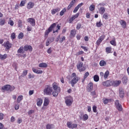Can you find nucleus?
<instances>
[{
    "mask_svg": "<svg viewBox=\"0 0 129 129\" xmlns=\"http://www.w3.org/2000/svg\"><path fill=\"white\" fill-rule=\"evenodd\" d=\"M99 65L101 67L105 66V65H106V62H105V61H104V60H101L99 62Z\"/></svg>",
    "mask_w": 129,
    "mask_h": 129,
    "instance_id": "c85d7f7f",
    "label": "nucleus"
},
{
    "mask_svg": "<svg viewBox=\"0 0 129 129\" xmlns=\"http://www.w3.org/2000/svg\"><path fill=\"white\" fill-rule=\"evenodd\" d=\"M27 22L29 23V24H30V25H31V26H32L33 27L35 26V21L34 18H28L27 19Z\"/></svg>",
    "mask_w": 129,
    "mask_h": 129,
    "instance_id": "2eb2a0df",
    "label": "nucleus"
},
{
    "mask_svg": "<svg viewBox=\"0 0 129 129\" xmlns=\"http://www.w3.org/2000/svg\"><path fill=\"white\" fill-rule=\"evenodd\" d=\"M2 89L3 90H6L7 91H9V89H10V85H6L5 86H4Z\"/></svg>",
    "mask_w": 129,
    "mask_h": 129,
    "instance_id": "a878e982",
    "label": "nucleus"
},
{
    "mask_svg": "<svg viewBox=\"0 0 129 129\" xmlns=\"http://www.w3.org/2000/svg\"><path fill=\"white\" fill-rule=\"evenodd\" d=\"M15 86L10 85L9 91H14L15 90Z\"/></svg>",
    "mask_w": 129,
    "mask_h": 129,
    "instance_id": "a18cd8bd",
    "label": "nucleus"
},
{
    "mask_svg": "<svg viewBox=\"0 0 129 129\" xmlns=\"http://www.w3.org/2000/svg\"><path fill=\"white\" fill-rule=\"evenodd\" d=\"M119 91L120 97H123L124 96V93L123 92V90L120 89Z\"/></svg>",
    "mask_w": 129,
    "mask_h": 129,
    "instance_id": "473e14b6",
    "label": "nucleus"
},
{
    "mask_svg": "<svg viewBox=\"0 0 129 129\" xmlns=\"http://www.w3.org/2000/svg\"><path fill=\"white\" fill-rule=\"evenodd\" d=\"M105 38V35H102V36H101L99 38V39L101 41H103V40H104Z\"/></svg>",
    "mask_w": 129,
    "mask_h": 129,
    "instance_id": "13d9d810",
    "label": "nucleus"
},
{
    "mask_svg": "<svg viewBox=\"0 0 129 129\" xmlns=\"http://www.w3.org/2000/svg\"><path fill=\"white\" fill-rule=\"evenodd\" d=\"M87 89L89 92H91L93 89V83H89L87 87Z\"/></svg>",
    "mask_w": 129,
    "mask_h": 129,
    "instance_id": "ddd939ff",
    "label": "nucleus"
},
{
    "mask_svg": "<svg viewBox=\"0 0 129 129\" xmlns=\"http://www.w3.org/2000/svg\"><path fill=\"white\" fill-rule=\"evenodd\" d=\"M11 38L12 40L16 39V34L15 33H12V34L11 35Z\"/></svg>",
    "mask_w": 129,
    "mask_h": 129,
    "instance_id": "3c124183",
    "label": "nucleus"
},
{
    "mask_svg": "<svg viewBox=\"0 0 129 129\" xmlns=\"http://www.w3.org/2000/svg\"><path fill=\"white\" fill-rule=\"evenodd\" d=\"M52 88L54 91L52 92V93H51V94H52L54 97H57L58 96V94H59V93H60V92L61 91V89L59 87H58L56 83H53L52 84Z\"/></svg>",
    "mask_w": 129,
    "mask_h": 129,
    "instance_id": "f03ea898",
    "label": "nucleus"
},
{
    "mask_svg": "<svg viewBox=\"0 0 129 129\" xmlns=\"http://www.w3.org/2000/svg\"><path fill=\"white\" fill-rule=\"evenodd\" d=\"M4 119V113H0V120H2Z\"/></svg>",
    "mask_w": 129,
    "mask_h": 129,
    "instance_id": "774afa93",
    "label": "nucleus"
},
{
    "mask_svg": "<svg viewBox=\"0 0 129 129\" xmlns=\"http://www.w3.org/2000/svg\"><path fill=\"white\" fill-rule=\"evenodd\" d=\"M65 13H66V9L64 8L61 11H60L59 15L62 16L64 14H65Z\"/></svg>",
    "mask_w": 129,
    "mask_h": 129,
    "instance_id": "a19ab883",
    "label": "nucleus"
},
{
    "mask_svg": "<svg viewBox=\"0 0 129 129\" xmlns=\"http://www.w3.org/2000/svg\"><path fill=\"white\" fill-rule=\"evenodd\" d=\"M115 105L116 108H117L119 111H121L122 110V106H121V104H120L119 100H116L115 101Z\"/></svg>",
    "mask_w": 129,
    "mask_h": 129,
    "instance_id": "6e6552de",
    "label": "nucleus"
},
{
    "mask_svg": "<svg viewBox=\"0 0 129 129\" xmlns=\"http://www.w3.org/2000/svg\"><path fill=\"white\" fill-rule=\"evenodd\" d=\"M65 99V103L67 105V106H70L72 105V103H73V97L69 96H67L64 98Z\"/></svg>",
    "mask_w": 129,
    "mask_h": 129,
    "instance_id": "20e7f679",
    "label": "nucleus"
},
{
    "mask_svg": "<svg viewBox=\"0 0 129 129\" xmlns=\"http://www.w3.org/2000/svg\"><path fill=\"white\" fill-rule=\"evenodd\" d=\"M54 128V125L53 124H47L46 125V129H53Z\"/></svg>",
    "mask_w": 129,
    "mask_h": 129,
    "instance_id": "7c9ffc66",
    "label": "nucleus"
},
{
    "mask_svg": "<svg viewBox=\"0 0 129 129\" xmlns=\"http://www.w3.org/2000/svg\"><path fill=\"white\" fill-rule=\"evenodd\" d=\"M76 0H73L68 7V10H70L74 4H75Z\"/></svg>",
    "mask_w": 129,
    "mask_h": 129,
    "instance_id": "b1692460",
    "label": "nucleus"
},
{
    "mask_svg": "<svg viewBox=\"0 0 129 129\" xmlns=\"http://www.w3.org/2000/svg\"><path fill=\"white\" fill-rule=\"evenodd\" d=\"M24 51H30V52H32L33 51V47L31 45H26L24 47Z\"/></svg>",
    "mask_w": 129,
    "mask_h": 129,
    "instance_id": "4468645a",
    "label": "nucleus"
},
{
    "mask_svg": "<svg viewBox=\"0 0 129 129\" xmlns=\"http://www.w3.org/2000/svg\"><path fill=\"white\" fill-rule=\"evenodd\" d=\"M61 28V26L57 24L56 23H53L50 25V26L45 31L44 33V37L45 38H48V36L52 31H53V34H55V33H58V31L60 30Z\"/></svg>",
    "mask_w": 129,
    "mask_h": 129,
    "instance_id": "f257e3e1",
    "label": "nucleus"
},
{
    "mask_svg": "<svg viewBox=\"0 0 129 129\" xmlns=\"http://www.w3.org/2000/svg\"><path fill=\"white\" fill-rule=\"evenodd\" d=\"M112 86H114V87H117V86H119L121 83V81L120 80H111Z\"/></svg>",
    "mask_w": 129,
    "mask_h": 129,
    "instance_id": "0eeeda50",
    "label": "nucleus"
},
{
    "mask_svg": "<svg viewBox=\"0 0 129 129\" xmlns=\"http://www.w3.org/2000/svg\"><path fill=\"white\" fill-rule=\"evenodd\" d=\"M77 68L79 70V72H83L85 71L86 69L85 67L83 66V62L79 61L77 64Z\"/></svg>",
    "mask_w": 129,
    "mask_h": 129,
    "instance_id": "39448f33",
    "label": "nucleus"
},
{
    "mask_svg": "<svg viewBox=\"0 0 129 129\" xmlns=\"http://www.w3.org/2000/svg\"><path fill=\"white\" fill-rule=\"evenodd\" d=\"M52 92H53V88H52L50 85L46 86L43 90L44 94L51 96V95H52Z\"/></svg>",
    "mask_w": 129,
    "mask_h": 129,
    "instance_id": "7ed1b4c3",
    "label": "nucleus"
},
{
    "mask_svg": "<svg viewBox=\"0 0 129 129\" xmlns=\"http://www.w3.org/2000/svg\"><path fill=\"white\" fill-rule=\"evenodd\" d=\"M80 79V78L78 77H75L73 78V79L71 81V84L72 85V87H74V85H75V84H76V83L78 82V81H79Z\"/></svg>",
    "mask_w": 129,
    "mask_h": 129,
    "instance_id": "423d86ee",
    "label": "nucleus"
},
{
    "mask_svg": "<svg viewBox=\"0 0 129 129\" xmlns=\"http://www.w3.org/2000/svg\"><path fill=\"white\" fill-rule=\"evenodd\" d=\"M79 13H78L75 15H73L69 20L70 24H72V23L73 22V21H74V20H75V19H77V17H79Z\"/></svg>",
    "mask_w": 129,
    "mask_h": 129,
    "instance_id": "9b49d317",
    "label": "nucleus"
},
{
    "mask_svg": "<svg viewBox=\"0 0 129 129\" xmlns=\"http://www.w3.org/2000/svg\"><path fill=\"white\" fill-rule=\"evenodd\" d=\"M79 10V8L77 7V6L74 9L73 11V13L74 14L76 13L77 12H78V10Z\"/></svg>",
    "mask_w": 129,
    "mask_h": 129,
    "instance_id": "680f3d73",
    "label": "nucleus"
},
{
    "mask_svg": "<svg viewBox=\"0 0 129 129\" xmlns=\"http://www.w3.org/2000/svg\"><path fill=\"white\" fill-rule=\"evenodd\" d=\"M8 58V54L5 53L4 55L0 54V60H5Z\"/></svg>",
    "mask_w": 129,
    "mask_h": 129,
    "instance_id": "4be33fe9",
    "label": "nucleus"
},
{
    "mask_svg": "<svg viewBox=\"0 0 129 129\" xmlns=\"http://www.w3.org/2000/svg\"><path fill=\"white\" fill-rule=\"evenodd\" d=\"M42 103H43V100L42 99H39L37 102V105L38 106H41L42 105Z\"/></svg>",
    "mask_w": 129,
    "mask_h": 129,
    "instance_id": "e433bc0d",
    "label": "nucleus"
},
{
    "mask_svg": "<svg viewBox=\"0 0 129 129\" xmlns=\"http://www.w3.org/2000/svg\"><path fill=\"white\" fill-rule=\"evenodd\" d=\"M17 52L24 54V53H25V51H24V47L23 46L20 47L18 50Z\"/></svg>",
    "mask_w": 129,
    "mask_h": 129,
    "instance_id": "393cba45",
    "label": "nucleus"
},
{
    "mask_svg": "<svg viewBox=\"0 0 129 129\" xmlns=\"http://www.w3.org/2000/svg\"><path fill=\"white\" fill-rule=\"evenodd\" d=\"M99 10V13L100 15H103L105 13V8L104 7H100L98 8Z\"/></svg>",
    "mask_w": 129,
    "mask_h": 129,
    "instance_id": "6ab92c4d",
    "label": "nucleus"
},
{
    "mask_svg": "<svg viewBox=\"0 0 129 129\" xmlns=\"http://www.w3.org/2000/svg\"><path fill=\"white\" fill-rule=\"evenodd\" d=\"M25 1H22L20 4V7H24V6H25Z\"/></svg>",
    "mask_w": 129,
    "mask_h": 129,
    "instance_id": "0e129e2a",
    "label": "nucleus"
},
{
    "mask_svg": "<svg viewBox=\"0 0 129 129\" xmlns=\"http://www.w3.org/2000/svg\"><path fill=\"white\" fill-rule=\"evenodd\" d=\"M15 108L16 110H18V109L20 108V105H19L18 104H16L15 106Z\"/></svg>",
    "mask_w": 129,
    "mask_h": 129,
    "instance_id": "338daca9",
    "label": "nucleus"
},
{
    "mask_svg": "<svg viewBox=\"0 0 129 129\" xmlns=\"http://www.w3.org/2000/svg\"><path fill=\"white\" fill-rule=\"evenodd\" d=\"M119 23L120 24L122 28H126V22L124 21L123 20H120L119 21Z\"/></svg>",
    "mask_w": 129,
    "mask_h": 129,
    "instance_id": "a211bd4d",
    "label": "nucleus"
},
{
    "mask_svg": "<svg viewBox=\"0 0 129 129\" xmlns=\"http://www.w3.org/2000/svg\"><path fill=\"white\" fill-rule=\"evenodd\" d=\"M18 27L19 28H22V27H23V24L22 22V20H19L18 22Z\"/></svg>",
    "mask_w": 129,
    "mask_h": 129,
    "instance_id": "37998d69",
    "label": "nucleus"
},
{
    "mask_svg": "<svg viewBox=\"0 0 129 129\" xmlns=\"http://www.w3.org/2000/svg\"><path fill=\"white\" fill-rule=\"evenodd\" d=\"M23 95H20L18 96V98H17V102L18 103H20V102H21V101H22V100L23 98Z\"/></svg>",
    "mask_w": 129,
    "mask_h": 129,
    "instance_id": "2f4dec72",
    "label": "nucleus"
},
{
    "mask_svg": "<svg viewBox=\"0 0 129 129\" xmlns=\"http://www.w3.org/2000/svg\"><path fill=\"white\" fill-rule=\"evenodd\" d=\"M58 12H60V8H57L51 10V14L52 15H55L56 13H58Z\"/></svg>",
    "mask_w": 129,
    "mask_h": 129,
    "instance_id": "412c9836",
    "label": "nucleus"
},
{
    "mask_svg": "<svg viewBox=\"0 0 129 129\" xmlns=\"http://www.w3.org/2000/svg\"><path fill=\"white\" fill-rule=\"evenodd\" d=\"M23 122V119H22L21 118H18L17 120V123L20 124V123H22Z\"/></svg>",
    "mask_w": 129,
    "mask_h": 129,
    "instance_id": "4d7b16f0",
    "label": "nucleus"
},
{
    "mask_svg": "<svg viewBox=\"0 0 129 129\" xmlns=\"http://www.w3.org/2000/svg\"><path fill=\"white\" fill-rule=\"evenodd\" d=\"M34 6H35V4L30 2L27 4V8L28 10H31V9H33L34 8Z\"/></svg>",
    "mask_w": 129,
    "mask_h": 129,
    "instance_id": "dca6fc26",
    "label": "nucleus"
},
{
    "mask_svg": "<svg viewBox=\"0 0 129 129\" xmlns=\"http://www.w3.org/2000/svg\"><path fill=\"white\" fill-rule=\"evenodd\" d=\"M67 125L68 127H69V128H75V127H77V124H75V123H72V122H70V121H68L67 123Z\"/></svg>",
    "mask_w": 129,
    "mask_h": 129,
    "instance_id": "1a4fd4ad",
    "label": "nucleus"
},
{
    "mask_svg": "<svg viewBox=\"0 0 129 129\" xmlns=\"http://www.w3.org/2000/svg\"><path fill=\"white\" fill-rule=\"evenodd\" d=\"M111 101V99H105L103 101L104 104H107L109 102Z\"/></svg>",
    "mask_w": 129,
    "mask_h": 129,
    "instance_id": "c9c22d12",
    "label": "nucleus"
},
{
    "mask_svg": "<svg viewBox=\"0 0 129 129\" xmlns=\"http://www.w3.org/2000/svg\"><path fill=\"white\" fill-rule=\"evenodd\" d=\"M95 9V6L93 5H92L89 7V10L91 11V12H92V11H94Z\"/></svg>",
    "mask_w": 129,
    "mask_h": 129,
    "instance_id": "ea45409f",
    "label": "nucleus"
},
{
    "mask_svg": "<svg viewBox=\"0 0 129 129\" xmlns=\"http://www.w3.org/2000/svg\"><path fill=\"white\" fill-rule=\"evenodd\" d=\"M84 53V51H80L77 53V56H79V55H82Z\"/></svg>",
    "mask_w": 129,
    "mask_h": 129,
    "instance_id": "e2e57ef3",
    "label": "nucleus"
},
{
    "mask_svg": "<svg viewBox=\"0 0 129 129\" xmlns=\"http://www.w3.org/2000/svg\"><path fill=\"white\" fill-rule=\"evenodd\" d=\"M83 120H87L88 119V115L87 114H85L83 115Z\"/></svg>",
    "mask_w": 129,
    "mask_h": 129,
    "instance_id": "09e8293b",
    "label": "nucleus"
},
{
    "mask_svg": "<svg viewBox=\"0 0 129 129\" xmlns=\"http://www.w3.org/2000/svg\"><path fill=\"white\" fill-rule=\"evenodd\" d=\"M6 24V19H0V26H5Z\"/></svg>",
    "mask_w": 129,
    "mask_h": 129,
    "instance_id": "cd10ccee",
    "label": "nucleus"
},
{
    "mask_svg": "<svg viewBox=\"0 0 129 129\" xmlns=\"http://www.w3.org/2000/svg\"><path fill=\"white\" fill-rule=\"evenodd\" d=\"M103 19H105V20H108V14L107 13H104L103 15Z\"/></svg>",
    "mask_w": 129,
    "mask_h": 129,
    "instance_id": "79ce46f5",
    "label": "nucleus"
},
{
    "mask_svg": "<svg viewBox=\"0 0 129 129\" xmlns=\"http://www.w3.org/2000/svg\"><path fill=\"white\" fill-rule=\"evenodd\" d=\"M102 86L105 87H108L109 86H111L112 83H111V80H107L105 82H102Z\"/></svg>",
    "mask_w": 129,
    "mask_h": 129,
    "instance_id": "9d476101",
    "label": "nucleus"
},
{
    "mask_svg": "<svg viewBox=\"0 0 129 129\" xmlns=\"http://www.w3.org/2000/svg\"><path fill=\"white\" fill-rule=\"evenodd\" d=\"M28 74V70H25L23 71L22 75L21 76V77H25V76H26Z\"/></svg>",
    "mask_w": 129,
    "mask_h": 129,
    "instance_id": "f704fd0d",
    "label": "nucleus"
},
{
    "mask_svg": "<svg viewBox=\"0 0 129 129\" xmlns=\"http://www.w3.org/2000/svg\"><path fill=\"white\" fill-rule=\"evenodd\" d=\"M34 112H35V111H34L33 110H30L28 112V115H29V116H31V115H32V114H33Z\"/></svg>",
    "mask_w": 129,
    "mask_h": 129,
    "instance_id": "de8ad7c7",
    "label": "nucleus"
},
{
    "mask_svg": "<svg viewBox=\"0 0 129 129\" xmlns=\"http://www.w3.org/2000/svg\"><path fill=\"white\" fill-rule=\"evenodd\" d=\"M94 81L95 82H98V81H99V77L97 75H95L94 76Z\"/></svg>",
    "mask_w": 129,
    "mask_h": 129,
    "instance_id": "72a5a7b5",
    "label": "nucleus"
},
{
    "mask_svg": "<svg viewBox=\"0 0 129 129\" xmlns=\"http://www.w3.org/2000/svg\"><path fill=\"white\" fill-rule=\"evenodd\" d=\"M97 107L96 106L94 105L93 106V112L96 113L97 112Z\"/></svg>",
    "mask_w": 129,
    "mask_h": 129,
    "instance_id": "603ef678",
    "label": "nucleus"
},
{
    "mask_svg": "<svg viewBox=\"0 0 129 129\" xmlns=\"http://www.w3.org/2000/svg\"><path fill=\"white\" fill-rule=\"evenodd\" d=\"M71 35L73 36V37H74V36L76 35V31H75V30H71Z\"/></svg>",
    "mask_w": 129,
    "mask_h": 129,
    "instance_id": "8fccbe9b",
    "label": "nucleus"
},
{
    "mask_svg": "<svg viewBox=\"0 0 129 129\" xmlns=\"http://www.w3.org/2000/svg\"><path fill=\"white\" fill-rule=\"evenodd\" d=\"M111 45L113 46H116V42H115V39L110 41V42Z\"/></svg>",
    "mask_w": 129,
    "mask_h": 129,
    "instance_id": "c03bdc74",
    "label": "nucleus"
},
{
    "mask_svg": "<svg viewBox=\"0 0 129 129\" xmlns=\"http://www.w3.org/2000/svg\"><path fill=\"white\" fill-rule=\"evenodd\" d=\"M112 48L110 47H107L106 48V52L107 54H109L110 53H112Z\"/></svg>",
    "mask_w": 129,
    "mask_h": 129,
    "instance_id": "bb28decb",
    "label": "nucleus"
},
{
    "mask_svg": "<svg viewBox=\"0 0 129 129\" xmlns=\"http://www.w3.org/2000/svg\"><path fill=\"white\" fill-rule=\"evenodd\" d=\"M48 67V64L45 62L40 63L39 64V67L40 68H46Z\"/></svg>",
    "mask_w": 129,
    "mask_h": 129,
    "instance_id": "5701e85b",
    "label": "nucleus"
},
{
    "mask_svg": "<svg viewBox=\"0 0 129 129\" xmlns=\"http://www.w3.org/2000/svg\"><path fill=\"white\" fill-rule=\"evenodd\" d=\"M80 28H81V24L80 23H78L77 25V27L76 29L77 30H79V29H80Z\"/></svg>",
    "mask_w": 129,
    "mask_h": 129,
    "instance_id": "69168bd1",
    "label": "nucleus"
},
{
    "mask_svg": "<svg viewBox=\"0 0 129 129\" xmlns=\"http://www.w3.org/2000/svg\"><path fill=\"white\" fill-rule=\"evenodd\" d=\"M18 39H23V38H24V33L21 32L18 37Z\"/></svg>",
    "mask_w": 129,
    "mask_h": 129,
    "instance_id": "49530a36",
    "label": "nucleus"
},
{
    "mask_svg": "<svg viewBox=\"0 0 129 129\" xmlns=\"http://www.w3.org/2000/svg\"><path fill=\"white\" fill-rule=\"evenodd\" d=\"M49 102L50 101H49V98H45L43 104L44 106H48V105H49Z\"/></svg>",
    "mask_w": 129,
    "mask_h": 129,
    "instance_id": "aec40b11",
    "label": "nucleus"
},
{
    "mask_svg": "<svg viewBox=\"0 0 129 129\" xmlns=\"http://www.w3.org/2000/svg\"><path fill=\"white\" fill-rule=\"evenodd\" d=\"M104 6H105V4H104V3H100L98 5V9H99V8H101L104 7Z\"/></svg>",
    "mask_w": 129,
    "mask_h": 129,
    "instance_id": "6e6d98bb",
    "label": "nucleus"
},
{
    "mask_svg": "<svg viewBox=\"0 0 129 129\" xmlns=\"http://www.w3.org/2000/svg\"><path fill=\"white\" fill-rule=\"evenodd\" d=\"M96 26L97 27H98V28L101 27V26H102V24H101V22L100 21L99 22H97L96 23Z\"/></svg>",
    "mask_w": 129,
    "mask_h": 129,
    "instance_id": "5fc2aeb1",
    "label": "nucleus"
},
{
    "mask_svg": "<svg viewBox=\"0 0 129 129\" xmlns=\"http://www.w3.org/2000/svg\"><path fill=\"white\" fill-rule=\"evenodd\" d=\"M3 46L6 47V49L9 50L12 48V44L10 43V41H7L4 42Z\"/></svg>",
    "mask_w": 129,
    "mask_h": 129,
    "instance_id": "f8f14e48",
    "label": "nucleus"
},
{
    "mask_svg": "<svg viewBox=\"0 0 129 129\" xmlns=\"http://www.w3.org/2000/svg\"><path fill=\"white\" fill-rule=\"evenodd\" d=\"M89 76V73L88 72H87L84 76V80L86 79L87 77H88V76Z\"/></svg>",
    "mask_w": 129,
    "mask_h": 129,
    "instance_id": "864d4df0",
    "label": "nucleus"
},
{
    "mask_svg": "<svg viewBox=\"0 0 129 129\" xmlns=\"http://www.w3.org/2000/svg\"><path fill=\"white\" fill-rule=\"evenodd\" d=\"M122 83L123 84H126L127 83V77L124 76L122 79Z\"/></svg>",
    "mask_w": 129,
    "mask_h": 129,
    "instance_id": "c756f323",
    "label": "nucleus"
},
{
    "mask_svg": "<svg viewBox=\"0 0 129 129\" xmlns=\"http://www.w3.org/2000/svg\"><path fill=\"white\" fill-rule=\"evenodd\" d=\"M102 41H101V40H100V39L99 38L98 39V40L96 41V45H97L98 46H99V45H100V43H101Z\"/></svg>",
    "mask_w": 129,
    "mask_h": 129,
    "instance_id": "052dcab7",
    "label": "nucleus"
},
{
    "mask_svg": "<svg viewBox=\"0 0 129 129\" xmlns=\"http://www.w3.org/2000/svg\"><path fill=\"white\" fill-rule=\"evenodd\" d=\"M65 40H66V37L65 36H63L61 38L59 37V42L61 43L63 42V41H65Z\"/></svg>",
    "mask_w": 129,
    "mask_h": 129,
    "instance_id": "58836bf2",
    "label": "nucleus"
},
{
    "mask_svg": "<svg viewBox=\"0 0 129 129\" xmlns=\"http://www.w3.org/2000/svg\"><path fill=\"white\" fill-rule=\"evenodd\" d=\"M32 71L36 74H42V73H43V71L42 70L36 69L35 68H32Z\"/></svg>",
    "mask_w": 129,
    "mask_h": 129,
    "instance_id": "f3484780",
    "label": "nucleus"
},
{
    "mask_svg": "<svg viewBox=\"0 0 129 129\" xmlns=\"http://www.w3.org/2000/svg\"><path fill=\"white\" fill-rule=\"evenodd\" d=\"M8 24L10 25V26H14V21H13V20H10V21H9V22H8Z\"/></svg>",
    "mask_w": 129,
    "mask_h": 129,
    "instance_id": "bf43d9fd",
    "label": "nucleus"
},
{
    "mask_svg": "<svg viewBox=\"0 0 129 129\" xmlns=\"http://www.w3.org/2000/svg\"><path fill=\"white\" fill-rule=\"evenodd\" d=\"M108 75H109V71H106L104 74V78H105V79H106V78L108 77Z\"/></svg>",
    "mask_w": 129,
    "mask_h": 129,
    "instance_id": "4c0bfd02",
    "label": "nucleus"
}]
</instances>
